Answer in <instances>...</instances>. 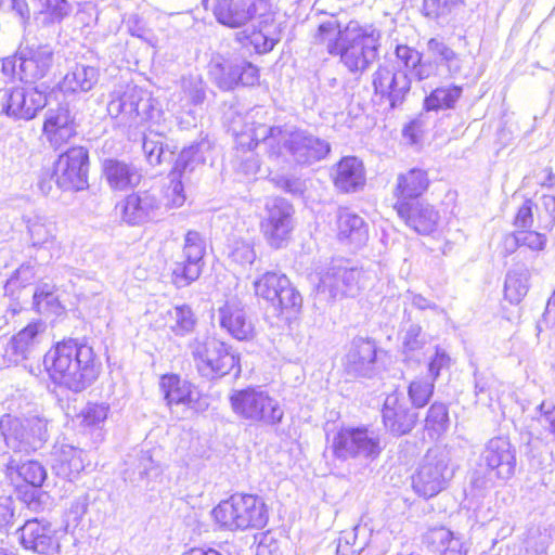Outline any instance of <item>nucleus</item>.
Wrapping results in <instances>:
<instances>
[{
    "label": "nucleus",
    "mask_w": 555,
    "mask_h": 555,
    "mask_svg": "<svg viewBox=\"0 0 555 555\" xmlns=\"http://www.w3.org/2000/svg\"><path fill=\"white\" fill-rule=\"evenodd\" d=\"M250 140L246 133L238 137L242 146L249 150L263 145L271 159L284 157L299 166H310L324 159L331 152L330 143L307 129L295 126H267L259 124L250 129Z\"/></svg>",
    "instance_id": "obj_1"
},
{
    "label": "nucleus",
    "mask_w": 555,
    "mask_h": 555,
    "mask_svg": "<svg viewBox=\"0 0 555 555\" xmlns=\"http://www.w3.org/2000/svg\"><path fill=\"white\" fill-rule=\"evenodd\" d=\"M380 31L350 21L345 26L332 16L320 24L315 39L327 42L331 54H339L341 63L352 74H362L378 56Z\"/></svg>",
    "instance_id": "obj_2"
},
{
    "label": "nucleus",
    "mask_w": 555,
    "mask_h": 555,
    "mask_svg": "<svg viewBox=\"0 0 555 555\" xmlns=\"http://www.w3.org/2000/svg\"><path fill=\"white\" fill-rule=\"evenodd\" d=\"M51 380L73 392H81L99 377L101 362L91 346L77 339L62 340L43 357Z\"/></svg>",
    "instance_id": "obj_3"
},
{
    "label": "nucleus",
    "mask_w": 555,
    "mask_h": 555,
    "mask_svg": "<svg viewBox=\"0 0 555 555\" xmlns=\"http://www.w3.org/2000/svg\"><path fill=\"white\" fill-rule=\"evenodd\" d=\"M517 466L516 448L506 437H493L479 455L477 467L470 476L472 487L486 492L505 485L515 475Z\"/></svg>",
    "instance_id": "obj_4"
},
{
    "label": "nucleus",
    "mask_w": 555,
    "mask_h": 555,
    "mask_svg": "<svg viewBox=\"0 0 555 555\" xmlns=\"http://www.w3.org/2000/svg\"><path fill=\"white\" fill-rule=\"evenodd\" d=\"M107 112L120 126L128 128H137L146 121H153L162 113L157 107V101L149 91L129 85L111 93Z\"/></svg>",
    "instance_id": "obj_5"
},
{
    "label": "nucleus",
    "mask_w": 555,
    "mask_h": 555,
    "mask_svg": "<svg viewBox=\"0 0 555 555\" xmlns=\"http://www.w3.org/2000/svg\"><path fill=\"white\" fill-rule=\"evenodd\" d=\"M216 521L223 528L234 530L261 529L268 522V511L263 500L253 494H233L214 509Z\"/></svg>",
    "instance_id": "obj_6"
},
{
    "label": "nucleus",
    "mask_w": 555,
    "mask_h": 555,
    "mask_svg": "<svg viewBox=\"0 0 555 555\" xmlns=\"http://www.w3.org/2000/svg\"><path fill=\"white\" fill-rule=\"evenodd\" d=\"M451 450L446 446H435L427 450L412 476L415 493L430 499L448 487L453 478Z\"/></svg>",
    "instance_id": "obj_7"
},
{
    "label": "nucleus",
    "mask_w": 555,
    "mask_h": 555,
    "mask_svg": "<svg viewBox=\"0 0 555 555\" xmlns=\"http://www.w3.org/2000/svg\"><path fill=\"white\" fill-rule=\"evenodd\" d=\"M383 449L379 433L367 426L343 427L334 435L331 444L336 459L354 460L365 465L377 460Z\"/></svg>",
    "instance_id": "obj_8"
},
{
    "label": "nucleus",
    "mask_w": 555,
    "mask_h": 555,
    "mask_svg": "<svg viewBox=\"0 0 555 555\" xmlns=\"http://www.w3.org/2000/svg\"><path fill=\"white\" fill-rule=\"evenodd\" d=\"M0 433L14 453L29 454L47 442L48 420L39 414L22 417L5 414L0 418Z\"/></svg>",
    "instance_id": "obj_9"
},
{
    "label": "nucleus",
    "mask_w": 555,
    "mask_h": 555,
    "mask_svg": "<svg viewBox=\"0 0 555 555\" xmlns=\"http://www.w3.org/2000/svg\"><path fill=\"white\" fill-rule=\"evenodd\" d=\"M189 349L198 373L207 378H220L236 369L240 374V358L225 343L214 337H195Z\"/></svg>",
    "instance_id": "obj_10"
},
{
    "label": "nucleus",
    "mask_w": 555,
    "mask_h": 555,
    "mask_svg": "<svg viewBox=\"0 0 555 555\" xmlns=\"http://www.w3.org/2000/svg\"><path fill=\"white\" fill-rule=\"evenodd\" d=\"M233 412L253 424L279 425L284 417L280 402L261 387L235 390L230 397Z\"/></svg>",
    "instance_id": "obj_11"
},
{
    "label": "nucleus",
    "mask_w": 555,
    "mask_h": 555,
    "mask_svg": "<svg viewBox=\"0 0 555 555\" xmlns=\"http://www.w3.org/2000/svg\"><path fill=\"white\" fill-rule=\"evenodd\" d=\"M204 144L196 143L184 147L178 158L175 167L169 173V182L163 190H155L159 193L163 201V215L171 208L181 207L185 202L184 181L189 180V176L205 163L203 151Z\"/></svg>",
    "instance_id": "obj_12"
},
{
    "label": "nucleus",
    "mask_w": 555,
    "mask_h": 555,
    "mask_svg": "<svg viewBox=\"0 0 555 555\" xmlns=\"http://www.w3.org/2000/svg\"><path fill=\"white\" fill-rule=\"evenodd\" d=\"M361 287H363L361 269L334 263L321 275L315 299L320 302H330L338 297H354Z\"/></svg>",
    "instance_id": "obj_13"
},
{
    "label": "nucleus",
    "mask_w": 555,
    "mask_h": 555,
    "mask_svg": "<svg viewBox=\"0 0 555 555\" xmlns=\"http://www.w3.org/2000/svg\"><path fill=\"white\" fill-rule=\"evenodd\" d=\"M255 294L270 302L280 312H297L302 306V297L281 272L268 271L254 282Z\"/></svg>",
    "instance_id": "obj_14"
},
{
    "label": "nucleus",
    "mask_w": 555,
    "mask_h": 555,
    "mask_svg": "<svg viewBox=\"0 0 555 555\" xmlns=\"http://www.w3.org/2000/svg\"><path fill=\"white\" fill-rule=\"evenodd\" d=\"M209 76L221 90H233L238 85L254 86L259 79L258 69L251 63L236 57L217 55L209 63Z\"/></svg>",
    "instance_id": "obj_15"
},
{
    "label": "nucleus",
    "mask_w": 555,
    "mask_h": 555,
    "mask_svg": "<svg viewBox=\"0 0 555 555\" xmlns=\"http://www.w3.org/2000/svg\"><path fill=\"white\" fill-rule=\"evenodd\" d=\"M206 244L203 236L196 231H189L184 237V245L180 259L175 261L172 268V282L181 288L189 286L202 274Z\"/></svg>",
    "instance_id": "obj_16"
},
{
    "label": "nucleus",
    "mask_w": 555,
    "mask_h": 555,
    "mask_svg": "<svg viewBox=\"0 0 555 555\" xmlns=\"http://www.w3.org/2000/svg\"><path fill=\"white\" fill-rule=\"evenodd\" d=\"M294 207L286 199L276 197L266 205V216L260 225L271 247L281 248L291 238L294 229Z\"/></svg>",
    "instance_id": "obj_17"
},
{
    "label": "nucleus",
    "mask_w": 555,
    "mask_h": 555,
    "mask_svg": "<svg viewBox=\"0 0 555 555\" xmlns=\"http://www.w3.org/2000/svg\"><path fill=\"white\" fill-rule=\"evenodd\" d=\"M89 153L82 146H75L59 156L54 176L63 190H85L88 186Z\"/></svg>",
    "instance_id": "obj_18"
},
{
    "label": "nucleus",
    "mask_w": 555,
    "mask_h": 555,
    "mask_svg": "<svg viewBox=\"0 0 555 555\" xmlns=\"http://www.w3.org/2000/svg\"><path fill=\"white\" fill-rule=\"evenodd\" d=\"M270 10L269 0H216L214 14L220 24L238 28L256 17L266 16Z\"/></svg>",
    "instance_id": "obj_19"
},
{
    "label": "nucleus",
    "mask_w": 555,
    "mask_h": 555,
    "mask_svg": "<svg viewBox=\"0 0 555 555\" xmlns=\"http://www.w3.org/2000/svg\"><path fill=\"white\" fill-rule=\"evenodd\" d=\"M374 92L389 101L390 107L401 105L411 89V77L402 68L380 64L372 75Z\"/></svg>",
    "instance_id": "obj_20"
},
{
    "label": "nucleus",
    "mask_w": 555,
    "mask_h": 555,
    "mask_svg": "<svg viewBox=\"0 0 555 555\" xmlns=\"http://www.w3.org/2000/svg\"><path fill=\"white\" fill-rule=\"evenodd\" d=\"M1 105L7 116L30 120L47 105V98L36 88H8L3 90Z\"/></svg>",
    "instance_id": "obj_21"
},
{
    "label": "nucleus",
    "mask_w": 555,
    "mask_h": 555,
    "mask_svg": "<svg viewBox=\"0 0 555 555\" xmlns=\"http://www.w3.org/2000/svg\"><path fill=\"white\" fill-rule=\"evenodd\" d=\"M121 217L131 225H139L163 216V201L154 189L129 194L121 203Z\"/></svg>",
    "instance_id": "obj_22"
},
{
    "label": "nucleus",
    "mask_w": 555,
    "mask_h": 555,
    "mask_svg": "<svg viewBox=\"0 0 555 555\" xmlns=\"http://www.w3.org/2000/svg\"><path fill=\"white\" fill-rule=\"evenodd\" d=\"M218 320L220 327L234 339L248 341L256 335L247 307L238 298H230L218 308Z\"/></svg>",
    "instance_id": "obj_23"
},
{
    "label": "nucleus",
    "mask_w": 555,
    "mask_h": 555,
    "mask_svg": "<svg viewBox=\"0 0 555 555\" xmlns=\"http://www.w3.org/2000/svg\"><path fill=\"white\" fill-rule=\"evenodd\" d=\"M383 424L395 437L408 435L416 425L418 414L410 408L401 392L393 391L384 401Z\"/></svg>",
    "instance_id": "obj_24"
},
{
    "label": "nucleus",
    "mask_w": 555,
    "mask_h": 555,
    "mask_svg": "<svg viewBox=\"0 0 555 555\" xmlns=\"http://www.w3.org/2000/svg\"><path fill=\"white\" fill-rule=\"evenodd\" d=\"M44 331L46 324L42 321H35L13 335L4 348V361L8 364L18 365L34 358Z\"/></svg>",
    "instance_id": "obj_25"
},
{
    "label": "nucleus",
    "mask_w": 555,
    "mask_h": 555,
    "mask_svg": "<svg viewBox=\"0 0 555 555\" xmlns=\"http://www.w3.org/2000/svg\"><path fill=\"white\" fill-rule=\"evenodd\" d=\"M393 208L404 223L418 234L428 235L438 225L439 212L426 202H396Z\"/></svg>",
    "instance_id": "obj_26"
},
{
    "label": "nucleus",
    "mask_w": 555,
    "mask_h": 555,
    "mask_svg": "<svg viewBox=\"0 0 555 555\" xmlns=\"http://www.w3.org/2000/svg\"><path fill=\"white\" fill-rule=\"evenodd\" d=\"M377 348L369 338H353L344 367L351 377H371L375 372Z\"/></svg>",
    "instance_id": "obj_27"
},
{
    "label": "nucleus",
    "mask_w": 555,
    "mask_h": 555,
    "mask_svg": "<svg viewBox=\"0 0 555 555\" xmlns=\"http://www.w3.org/2000/svg\"><path fill=\"white\" fill-rule=\"evenodd\" d=\"M42 130L51 146L57 150L77 135L75 116L67 107L50 108L46 114Z\"/></svg>",
    "instance_id": "obj_28"
},
{
    "label": "nucleus",
    "mask_w": 555,
    "mask_h": 555,
    "mask_svg": "<svg viewBox=\"0 0 555 555\" xmlns=\"http://www.w3.org/2000/svg\"><path fill=\"white\" fill-rule=\"evenodd\" d=\"M18 79L34 82L43 78L53 63V51L49 46L20 50Z\"/></svg>",
    "instance_id": "obj_29"
},
{
    "label": "nucleus",
    "mask_w": 555,
    "mask_h": 555,
    "mask_svg": "<svg viewBox=\"0 0 555 555\" xmlns=\"http://www.w3.org/2000/svg\"><path fill=\"white\" fill-rule=\"evenodd\" d=\"M83 450L67 443H55L51 453V466L61 478L73 480L85 469Z\"/></svg>",
    "instance_id": "obj_30"
},
{
    "label": "nucleus",
    "mask_w": 555,
    "mask_h": 555,
    "mask_svg": "<svg viewBox=\"0 0 555 555\" xmlns=\"http://www.w3.org/2000/svg\"><path fill=\"white\" fill-rule=\"evenodd\" d=\"M21 542L27 550L48 555L54 551L55 541L53 530L48 521L37 518L27 520L20 529Z\"/></svg>",
    "instance_id": "obj_31"
},
{
    "label": "nucleus",
    "mask_w": 555,
    "mask_h": 555,
    "mask_svg": "<svg viewBox=\"0 0 555 555\" xmlns=\"http://www.w3.org/2000/svg\"><path fill=\"white\" fill-rule=\"evenodd\" d=\"M426 52L425 62H430L435 65L433 77L439 75L440 67H444L450 77H455L462 72L461 55L449 47L442 38H430L426 42Z\"/></svg>",
    "instance_id": "obj_32"
},
{
    "label": "nucleus",
    "mask_w": 555,
    "mask_h": 555,
    "mask_svg": "<svg viewBox=\"0 0 555 555\" xmlns=\"http://www.w3.org/2000/svg\"><path fill=\"white\" fill-rule=\"evenodd\" d=\"M103 176L112 190L126 191L139 185L142 175L140 169L119 159H106L103 163Z\"/></svg>",
    "instance_id": "obj_33"
},
{
    "label": "nucleus",
    "mask_w": 555,
    "mask_h": 555,
    "mask_svg": "<svg viewBox=\"0 0 555 555\" xmlns=\"http://www.w3.org/2000/svg\"><path fill=\"white\" fill-rule=\"evenodd\" d=\"M334 185L341 192L352 193L365 183L364 167L354 156L341 158L333 169Z\"/></svg>",
    "instance_id": "obj_34"
},
{
    "label": "nucleus",
    "mask_w": 555,
    "mask_h": 555,
    "mask_svg": "<svg viewBox=\"0 0 555 555\" xmlns=\"http://www.w3.org/2000/svg\"><path fill=\"white\" fill-rule=\"evenodd\" d=\"M337 237L340 242L359 248L369 238V227L359 215L341 209L337 216Z\"/></svg>",
    "instance_id": "obj_35"
},
{
    "label": "nucleus",
    "mask_w": 555,
    "mask_h": 555,
    "mask_svg": "<svg viewBox=\"0 0 555 555\" xmlns=\"http://www.w3.org/2000/svg\"><path fill=\"white\" fill-rule=\"evenodd\" d=\"M28 232L33 247L38 251L46 250L42 260H49L60 250V243L56 240V225L44 217H35L28 223Z\"/></svg>",
    "instance_id": "obj_36"
},
{
    "label": "nucleus",
    "mask_w": 555,
    "mask_h": 555,
    "mask_svg": "<svg viewBox=\"0 0 555 555\" xmlns=\"http://www.w3.org/2000/svg\"><path fill=\"white\" fill-rule=\"evenodd\" d=\"M399 66L417 81L433 78L435 65L425 62L424 54L406 44H398L395 50Z\"/></svg>",
    "instance_id": "obj_37"
},
{
    "label": "nucleus",
    "mask_w": 555,
    "mask_h": 555,
    "mask_svg": "<svg viewBox=\"0 0 555 555\" xmlns=\"http://www.w3.org/2000/svg\"><path fill=\"white\" fill-rule=\"evenodd\" d=\"M429 179L425 170L413 168L397 178L395 195L397 202L420 201L418 197L428 189Z\"/></svg>",
    "instance_id": "obj_38"
},
{
    "label": "nucleus",
    "mask_w": 555,
    "mask_h": 555,
    "mask_svg": "<svg viewBox=\"0 0 555 555\" xmlns=\"http://www.w3.org/2000/svg\"><path fill=\"white\" fill-rule=\"evenodd\" d=\"M99 68L86 64H76L64 76L59 87L63 93L90 91L99 80Z\"/></svg>",
    "instance_id": "obj_39"
},
{
    "label": "nucleus",
    "mask_w": 555,
    "mask_h": 555,
    "mask_svg": "<svg viewBox=\"0 0 555 555\" xmlns=\"http://www.w3.org/2000/svg\"><path fill=\"white\" fill-rule=\"evenodd\" d=\"M428 547L439 555H466L467 547L462 538L451 530L440 527L434 528L425 535Z\"/></svg>",
    "instance_id": "obj_40"
},
{
    "label": "nucleus",
    "mask_w": 555,
    "mask_h": 555,
    "mask_svg": "<svg viewBox=\"0 0 555 555\" xmlns=\"http://www.w3.org/2000/svg\"><path fill=\"white\" fill-rule=\"evenodd\" d=\"M160 388L169 406L173 404L190 405L194 401L191 384L177 375L164 376L160 380Z\"/></svg>",
    "instance_id": "obj_41"
},
{
    "label": "nucleus",
    "mask_w": 555,
    "mask_h": 555,
    "mask_svg": "<svg viewBox=\"0 0 555 555\" xmlns=\"http://www.w3.org/2000/svg\"><path fill=\"white\" fill-rule=\"evenodd\" d=\"M165 326L178 336H184L193 331L196 319L191 307L186 305L176 306L162 312Z\"/></svg>",
    "instance_id": "obj_42"
},
{
    "label": "nucleus",
    "mask_w": 555,
    "mask_h": 555,
    "mask_svg": "<svg viewBox=\"0 0 555 555\" xmlns=\"http://www.w3.org/2000/svg\"><path fill=\"white\" fill-rule=\"evenodd\" d=\"M529 270L525 266H517L507 272L504 295L511 304H518L526 296L529 288Z\"/></svg>",
    "instance_id": "obj_43"
},
{
    "label": "nucleus",
    "mask_w": 555,
    "mask_h": 555,
    "mask_svg": "<svg viewBox=\"0 0 555 555\" xmlns=\"http://www.w3.org/2000/svg\"><path fill=\"white\" fill-rule=\"evenodd\" d=\"M126 463L129 467L125 470V478H128L131 482L152 478L159 472L147 451L141 450L134 455H130Z\"/></svg>",
    "instance_id": "obj_44"
},
{
    "label": "nucleus",
    "mask_w": 555,
    "mask_h": 555,
    "mask_svg": "<svg viewBox=\"0 0 555 555\" xmlns=\"http://www.w3.org/2000/svg\"><path fill=\"white\" fill-rule=\"evenodd\" d=\"M464 4V0H424L423 13L439 25H448L453 14Z\"/></svg>",
    "instance_id": "obj_45"
},
{
    "label": "nucleus",
    "mask_w": 555,
    "mask_h": 555,
    "mask_svg": "<svg viewBox=\"0 0 555 555\" xmlns=\"http://www.w3.org/2000/svg\"><path fill=\"white\" fill-rule=\"evenodd\" d=\"M427 344L426 334L417 324H411L402 336V353L404 361H421L422 350Z\"/></svg>",
    "instance_id": "obj_46"
},
{
    "label": "nucleus",
    "mask_w": 555,
    "mask_h": 555,
    "mask_svg": "<svg viewBox=\"0 0 555 555\" xmlns=\"http://www.w3.org/2000/svg\"><path fill=\"white\" fill-rule=\"evenodd\" d=\"M463 92L460 86L436 88L426 96L424 106L427 111L453 108Z\"/></svg>",
    "instance_id": "obj_47"
},
{
    "label": "nucleus",
    "mask_w": 555,
    "mask_h": 555,
    "mask_svg": "<svg viewBox=\"0 0 555 555\" xmlns=\"http://www.w3.org/2000/svg\"><path fill=\"white\" fill-rule=\"evenodd\" d=\"M256 251L254 242L244 237L233 236L228 244V258L231 263L246 268L256 260Z\"/></svg>",
    "instance_id": "obj_48"
},
{
    "label": "nucleus",
    "mask_w": 555,
    "mask_h": 555,
    "mask_svg": "<svg viewBox=\"0 0 555 555\" xmlns=\"http://www.w3.org/2000/svg\"><path fill=\"white\" fill-rule=\"evenodd\" d=\"M38 15L43 25L61 23L72 12L67 0H37Z\"/></svg>",
    "instance_id": "obj_49"
},
{
    "label": "nucleus",
    "mask_w": 555,
    "mask_h": 555,
    "mask_svg": "<svg viewBox=\"0 0 555 555\" xmlns=\"http://www.w3.org/2000/svg\"><path fill=\"white\" fill-rule=\"evenodd\" d=\"M8 469L15 470L25 482L33 487H40L47 478V470L38 461L30 460L20 464L15 459H11Z\"/></svg>",
    "instance_id": "obj_50"
},
{
    "label": "nucleus",
    "mask_w": 555,
    "mask_h": 555,
    "mask_svg": "<svg viewBox=\"0 0 555 555\" xmlns=\"http://www.w3.org/2000/svg\"><path fill=\"white\" fill-rule=\"evenodd\" d=\"M435 389V382L427 378H416L408 387V396L414 409L427 405Z\"/></svg>",
    "instance_id": "obj_51"
},
{
    "label": "nucleus",
    "mask_w": 555,
    "mask_h": 555,
    "mask_svg": "<svg viewBox=\"0 0 555 555\" xmlns=\"http://www.w3.org/2000/svg\"><path fill=\"white\" fill-rule=\"evenodd\" d=\"M425 426L437 434L446 431L449 427L448 406L441 402H434L427 412Z\"/></svg>",
    "instance_id": "obj_52"
},
{
    "label": "nucleus",
    "mask_w": 555,
    "mask_h": 555,
    "mask_svg": "<svg viewBox=\"0 0 555 555\" xmlns=\"http://www.w3.org/2000/svg\"><path fill=\"white\" fill-rule=\"evenodd\" d=\"M538 210L539 228L551 230L555 223V196L545 194L541 196L539 205L534 204Z\"/></svg>",
    "instance_id": "obj_53"
},
{
    "label": "nucleus",
    "mask_w": 555,
    "mask_h": 555,
    "mask_svg": "<svg viewBox=\"0 0 555 555\" xmlns=\"http://www.w3.org/2000/svg\"><path fill=\"white\" fill-rule=\"evenodd\" d=\"M163 139V134L152 128H150L143 135L142 149L147 162L153 166L160 164V153L157 152V156H155L154 149H160V142Z\"/></svg>",
    "instance_id": "obj_54"
},
{
    "label": "nucleus",
    "mask_w": 555,
    "mask_h": 555,
    "mask_svg": "<svg viewBox=\"0 0 555 555\" xmlns=\"http://www.w3.org/2000/svg\"><path fill=\"white\" fill-rule=\"evenodd\" d=\"M35 275V267L31 263H23L8 280L4 286L5 293L13 292L16 287H25L34 281Z\"/></svg>",
    "instance_id": "obj_55"
},
{
    "label": "nucleus",
    "mask_w": 555,
    "mask_h": 555,
    "mask_svg": "<svg viewBox=\"0 0 555 555\" xmlns=\"http://www.w3.org/2000/svg\"><path fill=\"white\" fill-rule=\"evenodd\" d=\"M358 528L350 531H343L337 540L336 555H354L360 553L364 545L357 544Z\"/></svg>",
    "instance_id": "obj_56"
},
{
    "label": "nucleus",
    "mask_w": 555,
    "mask_h": 555,
    "mask_svg": "<svg viewBox=\"0 0 555 555\" xmlns=\"http://www.w3.org/2000/svg\"><path fill=\"white\" fill-rule=\"evenodd\" d=\"M518 241H520V248L525 247L538 253L545 248L547 238L545 234L527 229L518 230Z\"/></svg>",
    "instance_id": "obj_57"
},
{
    "label": "nucleus",
    "mask_w": 555,
    "mask_h": 555,
    "mask_svg": "<svg viewBox=\"0 0 555 555\" xmlns=\"http://www.w3.org/2000/svg\"><path fill=\"white\" fill-rule=\"evenodd\" d=\"M108 406L104 404H88L83 412V423L88 426H95L107 418Z\"/></svg>",
    "instance_id": "obj_58"
},
{
    "label": "nucleus",
    "mask_w": 555,
    "mask_h": 555,
    "mask_svg": "<svg viewBox=\"0 0 555 555\" xmlns=\"http://www.w3.org/2000/svg\"><path fill=\"white\" fill-rule=\"evenodd\" d=\"M276 185L292 195H301L306 190V183L294 176H281L275 179Z\"/></svg>",
    "instance_id": "obj_59"
},
{
    "label": "nucleus",
    "mask_w": 555,
    "mask_h": 555,
    "mask_svg": "<svg viewBox=\"0 0 555 555\" xmlns=\"http://www.w3.org/2000/svg\"><path fill=\"white\" fill-rule=\"evenodd\" d=\"M533 207L534 203L530 199L526 201L518 209L514 224L518 230L530 229L533 224Z\"/></svg>",
    "instance_id": "obj_60"
},
{
    "label": "nucleus",
    "mask_w": 555,
    "mask_h": 555,
    "mask_svg": "<svg viewBox=\"0 0 555 555\" xmlns=\"http://www.w3.org/2000/svg\"><path fill=\"white\" fill-rule=\"evenodd\" d=\"M539 410L541 413L540 423L548 426V430L555 435V406L551 402H542Z\"/></svg>",
    "instance_id": "obj_61"
},
{
    "label": "nucleus",
    "mask_w": 555,
    "mask_h": 555,
    "mask_svg": "<svg viewBox=\"0 0 555 555\" xmlns=\"http://www.w3.org/2000/svg\"><path fill=\"white\" fill-rule=\"evenodd\" d=\"M450 361V358L444 351H440L439 349L436 350L435 357L430 360L428 370L429 374L431 376V379L435 382V379L439 376L440 370L448 365Z\"/></svg>",
    "instance_id": "obj_62"
},
{
    "label": "nucleus",
    "mask_w": 555,
    "mask_h": 555,
    "mask_svg": "<svg viewBox=\"0 0 555 555\" xmlns=\"http://www.w3.org/2000/svg\"><path fill=\"white\" fill-rule=\"evenodd\" d=\"M550 545V538L545 534L531 537L527 541V551H531L535 555L545 554Z\"/></svg>",
    "instance_id": "obj_63"
},
{
    "label": "nucleus",
    "mask_w": 555,
    "mask_h": 555,
    "mask_svg": "<svg viewBox=\"0 0 555 555\" xmlns=\"http://www.w3.org/2000/svg\"><path fill=\"white\" fill-rule=\"evenodd\" d=\"M186 92L188 98L194 105L202 104L205 100V90L202 81L190 82V88Z\"/></svg>",
    "instance_id": "obj_64"
}]
</instances>
